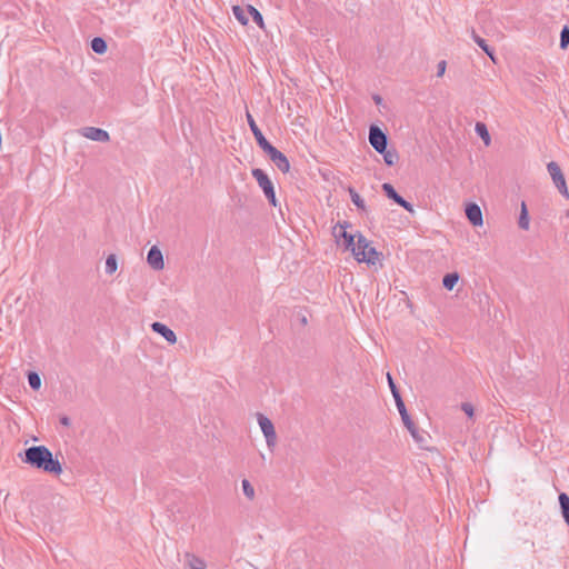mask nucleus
<instances>
[{
	"instance_id": "nucleus-31",
	"label": "nucleus",
	"mask_w": 569,
	"mask_h": 569,
	"mask_svg": "<svg viewBox=\"0 0 569 569\" xmlns=\"http://www.w3.org/2000/svg\"><path fill=\"white\" fill-rule=\"evenodd\" d=\"M569 46V28L563 27L560 32V48L566 49Z\"/></svg>"
},
{
	"instance_id": "nucleus-27",
	"label": "nucleus",
	"mask_w": 569,
	"mask_h": 569,
	"mask_svg": "<svg viewBox=\"0 0 569 569\" xmlns=\"http://www.w3.org/2000/svg\"><path fill=\"white\" fill-rule=\"evenodd\" d=\"M242 490H243V493L244 496L249 499V500H253L254 499V496H256V492H254V488L252 487V485L250 483L249 480L247 479H243L242 482Z\"/></svg>"
},
{
	"instance_id": "nucleus-34",
	"label": "nucleus",
	"mask_w": 569,
	"mask_h": 569,
	"mask_svg": "<svg viewBox=\"0 0 569 569\" xmlns=\"http://www.w3.org/2000/svg\"><path fill=\"white\" fill-rule=\"evenodd\" d=\"M60 422H61V425H63L66 427H69L70 423H71L70 419L68 417H66V416L61 417Z\"/></svg>"
},
{
	"instance_id": "nucleus-10",
	"label": "nucleus",
	"mask_w": 569,
	"mask_h": 569,
	"mask_svg": "<svg viewBox=\"0 0 569 569\" xmlns=\"http://www.w3.org/2000/svg\"><path fill=\"white\" fill-rule=\"evenodd\" d=\"M148 264L156 271L162 270L164 267L163 256L157 246H152L147 254Z\"/></svg>"
},
{
	"instance_id": "nucleus-33",
	"label": "nucleus",
	"mask_w": 569,
	"mask_h": 569,
	"mask_svg": "<svg viewBox=\"0 0 569 569\" xmlns=\"http://www.w3.org/2000/svg\"><path fill=\"white\" fill-rule=\"evenodd\" d=\"M447 63L445 60H441L437 66V77H442L446 72Z\"/></svg>"
},
{
	"instance_id": "nucleus-25",
	"label": "nucleus",
	"mask_w": 569,
	"mask_h": 569,
	"mask_svg": "<svg viewBox=\"0 0 569 569\" xmlns=\"http://www.w3.org/2000/svg\"><path fill=\"white\" fill-rule=\"evenodd\" d=\"M472 38L475 40V42L491 58L493 59V51L489 48V46L487 44L486 40L482 39L481 37H479L478 34H476L475 31H472Z\"/></svg>"
},
{
	"instance_id": "nucleus-18",
	"label": "nucleus",
	"mask_w": 569,
	"mask_h": 569,
	"mask_svg": "<svg viewBox=\"0 0 569 569\" xmlns=\"http://www.w3.org/2000/svg\"><path fill=\"white\" fill-rule=\"evenodd\" d=\"M232 11H233V14L236 17V19L242 24V26H246L248 23V16H249V12H248V7L247 8H243V7H240V6H234L232 8Z\"/></svg>"
},
{
	"instance_id": "nucleus-8",
	"label": "nucleus",
	"mask_w": 569,
	"mask_h": 569,
	"mask_svg": "<svg viewBox=\"0 0 569 569\" xmlns=\"http://www.w3.org/2000/svg\"><path fill=\"white\" fill-rule=\"evenodd\" d=\"M369 142L377 152H383L388 147V137L378 126L372 124L369 128Z\"/></svg>"
},
{
	"instance_id": "nucleus-17",
	"label": "nucleus",
	"mask_w": 569,
	"mask_h": 569,
	"mask_svg": "<svg viewBox=\"0 0 569 569\" xmlns=\"http://www.w3.org/2000/svg\"><path fill=\"white\" fill-rule=\"evenodd\" d=\"M559 503L561 508L562 517L566 523L569 526V496L565 492L559 495Z\"/></svg>"
},
{
	"instance_id": "nucleus-35",
	"label": "nucleus",
	"mask_w": 569,
	"mask_h": 569,
	"mask_svg": "<svg viewBox=\"0 0 569 569\" xmlns=\"http://www.w3.org/2000/svg\"><path fill=\"white\" fill-rule=\"evenodd\" d=\"M373 100L377 104H379L382 101V98L380 96H375Z\"/></svg>"
},
{
	"instance_id": "nucleus-13",
	"label": "nucleus",
	"mask_w": 569,
	"mask_h": 569,
	"mask_svg": "<svg viewBox=\"0 0 569 569\" xmlns=\"http://www.w3.org/2000/svg\"><path fill=\"white\" fill-rule=\"evenodd\" d=\"M466 216L470 223L475 227H480L483 223L482 212L477 203H469L466 207Z\"/></svg>"
},
{
	"instance_id": "nucleus-26",
	"label": "nucleus",
	"mask_w": 569,
	"mask_h": 569,
	"mask_svg": "<svg viewBox=\"0 0 569 569\" xmlns=\"http://www.w3.org/2000/svg\"><path fill=\"white\" fill-rule=\"evenodd\" d=\"M248 12L252 17L253 21L261 28H264L262 14L252 6H248Z\"/></svg>"
},
{
	"instance_id": "nucleus-36",
	"label": "nucleus",
	"mask_w": 569,
	"mask_h": 569,
	"mask_svg": "<svg viewBox=\"0 0 569 569\" xmlns=\"http://www.w3.org/2000/svg\"><path fill=\"white\" fill-rule=\"evenodd\" d=\"M566 216L569 218V210L567 211Z\"/></svg>"
},
{
	"instance_id": "nucleus-9",
	"label": "nucleus",
	"mask_w": 569,
	"mask_h": 569,
	"mask_svg": "<svg viewBox=\"0 0 569 569\" xmlns=\"http://www.w3.org/2000/svg\"><path fill=\"white\" fill-rule=\"evenodd\" d=\"M382 190L385 192V194L393 200L397 204H399L400 207H402L405 210H407L408 212L410 213H415V209L412 207V204L410 202H408L406 199H403L397 191L396 189L392 187V184L386 182L382 184Z\"/></svg>"
},
{
	"instance_id": "nucleus-28",
	"label": "nucleus",
	"mask_w": 569,
	"mask_h": 569,
	"mask_svg": "<svg viewBox=\"0 0 569 569\" xmlns=\"http://www.w3.org/2000/svg\"><path fill=\"white\" fill-rule=\"evenodd\" d=\"M118 268L117 259L114 254H110L106 260V272L112 274Z\"/></svg>"
},
{
	"instance_id": "nucleus-11",
	"label": "nucleus",
	"mask_w": 569,
	"mask_h": 569,
	"mask_svg": "<svg viewBox=\"0 0 569 569\" xmlns=\"http://www.w3.org/2000/svg\"><path fill=\"white\" fill-rule=\"evenodd\" d=\"M82 136L92 141H99V142H107L110 139V136L106 130L96 128V127L83 128Z\"/></svg>"
},
{
	"instance_id": "nucleus-3",
	"label": "nucleus",
	"mask_w": 569,
	"mask_h": 569,
	"mask_svg": "<svg viewBox=\"0 0 569 569\" xmlns=\"http://www.w3.org/2000/svg\"><path fill=\"white\" fill-rule=\"evenodd\" d=\"M355 258L359 262L375 264L379 259V252L370 246V242L361 233L357 234Z\"/></svg>"
},
{
	"instance_id": "nucleus-5",
	"label": "nucleus",
	"mask_w": 569,
	"mask_h": 569,
	"mask_svg": "<svg viewBox=\"0 0 569 569\" xmlns=\"http://www.w3.org/2000/svg\"><path fill=\"white\" fill-rule=\"evenodd\" d=\"M258 423L266 438L268 448L272 451L277 445V433L272 421L262 413H257Z\"/></svg>"
},
{
	"instance_id": "nucleus-1",
	"label": "nucleus",
	"mask_w": 569,
	"mask_h": 569,
	"mask_svg": "<svg viewBox=\"0 0 569 569\" xmlns=\"http://www.w3.org/2000/svg\"><path fill=\"white\" fill-rule=\"evenodd\" d=\"M23 461L48 473L59 476L62 472L61 463L53 458L52 452L46 446H33L26 449Z\"/></svg>"
},
{
	"instance_id": "nucleus-7",
	"label": "nucleus",
	"mask_w": 569,
	"mask_h": 569,
	"mask_svg": "<svg viewBox=\"0 0 569 569\" xmlns=\"http://www.w3.org/2000/svg\"><path fill=\"white\" fill-rule=\"evenodd\" d=\"M268 156L269 159L273 162V164L282 172L287 173L290 170V162L284 153L279 151L276 147L269 143L266 148L262 149Z\"/></svg>"
},
{
	"instance_id": "nucleus-32",
	"label": "nucleus",
	"mask_w": 569,
	"mask_h": 569,
	"mask_svg": "<svg viewBox=\"0 0 569 569\" xmlns=\"http://www.w3.org/2000/svg\"><path fill=\"white\" fill-rule=\"evenodd\" d=\"M461 409L463 410V412L468 416V417H472L473 416V407L471 403L469 402H463L461 405Z\"/></svg>"
},
{
	"instance_id": "nucleus-16",
	"label": "nucleus",
	"mask_w": 569,
	"mask_h": 569,
	"mask_svg": "<svg viewBox=\"0 0 569 569\" xmlns=\"http://www.w3.org/2000/svg\"><path fill=\"white\" fill-rule=\"evenodd\" d=\"M475 131L481 138V140L483 141V143L486 146L490 144L491 138H490L488 128L483 122H477L476 127H475Z\"/></svg>"
},
{
	"instance_id": "nucleus-24",
	"label": "nucleus",
	"mask_w": 569,
	"mask_h": 569,
	"mask_svg": "<svg viewBox=\"0 0 569 569\" xmlns=\"http://www.w3.org/2000/svg\"><path fill=\"white\" fill-rule=\"evenodd\" d=\"M349 193H350V198H351V201L353 202V204L359 210L365 211L366 210L365 200L360 197V194L356 190H353L352 188L349 189Z\"/></svg>"
},
{
	"instance_id": "nucleus-12",
	"label": "nucleus",
	"mask_w": 569,
	"mask_h": 569,
	"mask_svg": "<svg viewBox=\"0 0 569 569\" xmlns=\"http://www.w3.org/2000/svg\"><path fill=\"white\" fill-rule=\"evenodd\" d=\"M246 117H247V121H248V124L250 127V130H251L252 134L254 136V139H256L258 146L261 149L266 148L270 142L266 139V137L263 136V133L259 129V127L256 123V121H254L253 117L251 116V113L247 112Z\"/></svg>"
},
{
	"instance_id": "nucleus-20",
	"label": "nucleus",
	"mask_w": 569,
	"mask_h": 569,
	"mask_svg": "<svg viewBox=\"0 0 569 569\" xmlns=\"http://www.w3.org/2000/svg\"><path fill=\"white\" fill-rule=\"evenodd\" d=\"M91 49L98 54H103L107 51L108 46L103 38L96 37L91 40Z\"/></svg>"
},
{
	"instance_id": "nucleus-22",
	"label": "nucleus",
	"mask_w": 569,
	"mask_h": 569,
	"mask_svg": "<svg viewBox=\"0 0 569 569\" xmlns=\"http://www.w3.org/2000/svg\"><path fill=\"white\" fill-rule=\"evenodd\" d=\"M459 280L457 272L447 273L442 279V284L447 290H452Z\"/></svg>"
},
{
	"instance_id": "nucleus-6",
	"label": "nucleus",
	"mask_w": 569,
	"mask_h": 569,
	"mask_svg": "<svg viewBox=\"0 0 569 569\" xmlns=\"http://www.w3.org/2000/svg\"><path fill=\"white\" fill-rule=\"evenodd\" d=\"M547 170L556 186V188L558 189V191L566 198H569V192H568V188H567V183H566V179H565V176L559 167V164L555 161H550L548 164H547Z\"/></svg>"
},
{
	"instance_id": "nucleus-14",
	"label": "nucleus",
	"mask_w": 569,
	"mask_h": 569,
	"mask_svg": "<svg viewBox=\"0 0 569 569\" xmlns=\"http://www.w3.org/2000/svg\"><path fill=\"white\" fill-rule=\"evenodd\" d=\"M151 329H152V331L162 336L166 339V341H168L169 343L173 345L177 342L176 333L173 332V330H171L164 323L156 321V322L151 323Z\"/></svg>"
},
{
	"instance_id": "nucleus-19",
	"label": "nucleus",
	"mask_w": 569,
	"mask_h": 569,
	"mask_svg": "<svg viewBox=\"0 0 569 569\" xmlns=\"http://www.w3.org/2000/svg\"><path fill=\"white\" fill-rule=\"evenodd\" d=\"M379 153L383 156V161L387 166H393L399 160V154L396 149H388L387 147L383 152Z\"/></svg>"
},
{
	"instance_id": "nucleus-21",
	"label": "nucleus",
	"mask_w": 569,
	"mask_h": 569,
	"mask_svg": "<svg viewBox=\"0 0 569 569\" xmlns=\"http://www.w3.org/2000/svg\"><path fill=\"white\" fill-rule=\"evenodd\" d=\"M350 226L349 222L345 221L343 223L339 222L335 228H333V236L336 237V239L339 241L340 238H342L343 240L346 239V237H348L350 233L347 232V228Z\"/></svg>"
},
{
	"instance_id": "nucleus-23",
	"label": "nucleus",
	"mask_w": 569,
	"mask_h": 569,
	"mask_svg": "<svg viewBox=\"0 0 569 569\" xmlns=\"http://www.w3.org/2000/svg\"><path fill=\"white\" fill-rule=\"evenodd\" d=\"M518 224H519V228L522 230H528V228H529V217H528V211H527V207H526L525 202H522V204H521V213L519 217Z\"/></svg>"
},
{
	"instance_id": "nucleus-4",
	"label": "nucleus",
	"mask_w": 569,
	"mask_h": 569,
	"mask_svg": "<svg viewBox=\"0 0 569 569\" xmlns=\"http://www.w3.org/2000/svg\"><path fill=\"white\" fill-rule=\"evenodd\" d=\"M253 178L257 180L259 187L262 189L266 198L269 200L270 204L273 207L277 206V199L274 193L273 183L269 179L268 174L259 168H256L251 171Z\"/></svg>"
},
{
	"instance_id": "nucleus-30",
	"label": "nucleus",
	"mask_w": 569,
	"mask_h": 569,
	"mask_svg": "<svg viewBox=\"0 0 569 569\" xmlns=\"http://www.w3.org/2000/svg\"><path fill=\"white\" fill-rule=\"evenodd\" d=\"M357 236H352V234H349L348 237H346V239L343 240V246L346 248V250H350L352 252V254L355 256V252H356V246H357V242H355V238Z\"/></svg>"
},
{
	"instance_id": "nucleus-2",
	"label": "nucleus",
	"mask_w": 569,
	"mask_h": 569,
	"mask_svg": "<svg viewBox=\"0 0 569 569\" xmlns=\"http://www.w3.org/2000/svg\"><path fill=\"white\" fill-rule=\"evenodd\" d=\"M387 379H388L389 388L391 390L392 397L395 399L397 409L401 416V420H402L403 425L406 426V428L408 429V431L410 432V435L412 436L415 441L421 448H427L428 437H429L428 433L425 431H420L418 429V427L415 425V422L411 420V418L407 411V408L405 406V402L402 400V397L400 395V391L398 390L390 373H387Z\"/></svg>"
},
{
	"instance_id": "nucleus-29",
	"label": "nucleus",
	"mask_w": 569,
	"mask_h": 569,
	"mask_svg": "<svg viewBox=\"0 0 569 569\" xmlns=\"http://www.w3.org/2000/svg\"><path fill=\"white\" fill-rule=\"evenodd\" d=\"M28 382L33 390H38L41 387V378L37 372H30L28 375Z\"/></svg>"
},
{
	"instance_id": "nucleus-15",
	"label": "nucleus",
	"mask_w": 569,
	"mask_h": 569,
	"mask_svg": "<svg viewBox=\"0 0 569 569\" xmlns=\"http://www.w3.org/2000/svg\"><path fill=\"white\" fill-rule=\"evenodd\" d=\"M186 562L190 569H206V561L192 553L186 555Z\"/></svg>"
}]
</instances>
